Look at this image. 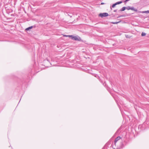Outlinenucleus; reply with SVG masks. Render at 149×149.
I'll return each mask as SVG.
<instances>
[{"mask_svg": "<svg viewBox=\"0 0 149 149\" xmlns=\"http://www.w3.org/2000/svg\"><path fill=\"white\" fill-rule=\"evenodd\" d=\"M43 63L44 66L46 67H49L51 65L49 60L47 58L44 60Z\"/></svg>", "mask_w": 149, "mask_h": 149, "instance_id": "1", "label": "nucleus"}, {"mask_svg": "<svg viewBox=\"0 0 149 149\" xmlns=\"http://www.w3.org/2000/svg\"><path fill=\"white\" fill-rule=\"evenodd\" d=\"M70 37L71 38V39L74 40H78V41H81V39L80 38H78L76 36H74L73 35H70Z\"/></svg>", "mask_w": 149, "mask_h": 149, "instance_id": "2", "label": "nucleus"}, {"mask_svg": "<svg viewBox=\"0 0 149 149\" xmlns=\"http://www.w3.org/2000/svg\"><path fill=\"white\" fill-rule=\"evenodd\" d=\"M109 15V14L107 13H100L99 15V16L100 17L103 18V17H107Z\"/></svg>", "mask_w": 149, "mask_h": 149, "instance_id": "3", "label": "nucleus"}, {"mask_svg": "<svg viewBox=\"0 0 149 149\" xmlns=\"http://www.w3.org/2000/svg\"><path fill=\"white\" fill-rule=\"evenodd\" d=\"M120 139H121L120 137L118 136L115 139L114 141V144L115 145H116V143L117 142V141L118 140H120Z\"/></svg>", "mask_w": 149, "mask_h": 149, "instance_id": "4", "label": "nucleus"}, {"mask_svg": "<svg viewBox=\"0 0 149 149\" xmlns=\"http://www.w3.org/2000/svg\"><path fill=\"white\" fill-rule=\"evenodd\" d=\"M124 142L125 143V145H124L123 142H121L120 143V147L121 148H123L127 144V142L125 141H124Z\"/></svg>", "mask_w": 149, "mask_h": 149, "instance_id": "5", "label": "nucleus"}, {"mask_svg": "<svg viewBox=\"0 0 149 149\" xmlns=\"http://www.w3.org/2000/svg\"><path fill=\"white\" fill-rule=\"evenodd\" d=\"M33 27H35V26H29V27L27 28H26V29L25 30L26 31H29V30L31 29Z\"/></svg>", "mask_w": 149, "mask_h": 149, "instance_id": "6", "label": "nucleus"}, {"mask_svg": "<svg viewBox=\"0 0 149 149\" xmlns=\"http://www.w3.org/2000/svg\"><path fill=\"white\" fill-rule=\"evenodd\" d=\"M130 15V14L129 15H128V14H127L126 15H120L119 16H118L117 17V18H119L122 17H125L126 16H129Z\"/></svg>", "mask_w": 149, "mask_h": 149, "instance_id": "7", "label": "nucleus"}, {"mask_svg": "<svg viewBox=\"0 0 149 149\" xmlns=\"http://www.w3.org/2000/svg\"><path fill=\"white\" fill-rule=\"evenodd\" d=\"M126 8V7L124 6L122 7L120 10H118V12H121L124 11L125 9Z\"/></svg>", "mask_w": 149, "mask_h": 149, "instance_id": "8", "label": "nucleus"}, {"mask_svg": "<svg viewBox=\"0 0 149 149\" xmlns=\"http://www.w3.org/2000/svg\"><path fill=\"white\" fill-rule=\"evenodd\" d=\"M130 10H134L135 11L137 12L138 10L137 9L133 7H130Z\"/></svg>", "mask_w": 149, "mask_h": 149, "instance_id": "9", "label": "nucleus"}, {"mask_svg": "<svg viewBox=\"0 0 149 149\" xmlns=\"http://www.w3.org/2000/svg\"><path fill=\"white\" fill-rule=\"evenodd\" d=\"M121 129V128L120 127L119 128L117 131L116 132L115 134H117L118 133H119L121 131L120 130Z\"/></svg>", "mask_w": 149, "mask_h": 149, "instance_id": "10", "label": "nucleus"}, {"mask_svg": "<svg viewBox=\"0 0 149 149\" xmlns=\"http://www.w3.org/2000/svg\"><path fill=\"white\" fill-rule=\"evenodd\" d=\"M143 125H139V126L138 128H139V129L140 128V130H143Z\"/></svg>", "mask_w": 149, "mask_h": 149, "instance_id": "11", "label": "nucleus"}, {"mask_svg": "<svg viewBox=\"0 0 149 149\" xmlns=\"http://www.w3.org/2000/svg\"><path fill=\"white\" fill-rule=\"evenodd\" d=\"M116 6V4L115 3L113 4L112 6H111L110 8L111 9V10L112 9V8H114L115 6Z\"/></svg>", "mask_w": 149, "mask_h": 149, "instance_id": "12", "label": "nucleus"}, {"mask_svg": "<svg viewBox=\"0 0 149 149\" xmlns=\"http://www.w3.org/2000/svg\"><path fill=\"white\" fill-rule=\"evenodd\" d=\"M123 2V1H119L117 2H116L115 3L116 4V5H117L119 4H120L121 3Z\"/></svg>", "mask_w": 149, "mask_h": 149, "instance_id": "13", "label": "nucleus"}, {"mask_svg": "<svg viewBox=\"0 0 149 149\" xmlns=\"http://www.w3.org/2000/svg\"><path fill=\"white\" fill-rule=\"evenodd\" d=\"M121 21H120L118 22H112L111 23L113 24H117L118 23H120Z\"/></svg>", "mask_w": 149, "mask_h": 149, "instance_id": "14", "label": "nucleus"}, {"mask_svg": "<svg viewBox=\"0 0 149 149\" xmlns=\"http://www.w3.org/2000/svg\"><path fill=\"white\" fill-rule=\"evenodd\" d=\"M146 35V33H145L144 32H142L141 34V36H145Z\"/></svg>", "mask_w": 149, "mask_h": 149, "instance_id": "15", "label": "nucleus"}, {"mask_svg": "<svg viewBox=\"0 0 149 149\" xmlns=\"http://www.w3.org/2000/svg\"><path fill=\"white\" fill-rule=\"evenodd\" d=\"M137 12L138 13H144V11H139L138 10V11H137Z\"/></svg>", "mask_w": 149, "mask_h": 149, "instance_id": "16", "label": "nucleus"}, {"mask_svg": "<svg viewBox=\"0 0 149 149\" xmlns=\"http://www.w3.org/2000/svg\"><path fill=\"white\" fill-rule=\"evenodd\" d=\"M130 6H128L127 7H126V9L127 10H130Z\"/></svg>", "mask_w": 149, "mask_h": 149, "instance_id": "17", "label": "nucleus"}, {"mask_svg": "<svg viewBox=\"0 0 149 149\" xmlns=\"http://www.w3.org/2000/svg\"><path fill=\"white\" fill-rule=\"evenodd\" d=\"M70 35H64V37H70Z\"/></svg>", "mask_w": 149, "mask_h": 149, "instance_id": "18", "label": "nucleus"}, {"mask_svg": "<svg viewBox=\"0 0 149 149\" xmlns=\"http://www.w3.org/2000/svg\"><path fill=\"white\" fill-rule=\"evenodd\" d=\"M105 4V3H103V2H102L101 3H100V5H103V4Z\"/></svg>", "mask_w": 149, "mask_h": 149, "instance_id": "19", "label": "nucleus"}, {"mask_svg": "<svg viewBox=\"0 0 149 149\" xmlns=\"http://www.w3.org/2000/svg\"><path fill=\"white\" fill-rule=\"evenodd\" d=\"M117 11V9H116V10H114L113 11V12H116Z\"/></svg>", "mask_w": 149, "mask_h": 149, "instance_id": "20", "label": "nucleus"}, {"mask_svg": "<svg viewBox=\"0 0 149 149\" xmlns=\"http://www.w3.org/2000/svg\"><path fill=\"white\" fill-rule=\"evenodd\" d=\"M111 15H112V17H114L115 16V15H114L113 14H112Z\"/></svg>", "mask_w": 149, "mask_h": 149, "instance_id": "21", "label": "nucleus"}, {"mask_svg": "<svg viewBox=\"0 0 149 149\" xmlns=\"http://www.w3.org/2000/svg\"><path fill=\"white\" fill-rule=\"evenodd\" d=\"M144 13H148V10L144 11Z\"/></svg>", "mask_w": 149, "mask_h": 149, "instance_id": "22", "label": "nucleus"}, {"mask_svg": "<svg viewBox=\"0 0 149 149\" xmlns=\"http://www.w3.org/2000/svg\"><path fill=\"white\" fill-rule=\"evenodd\" d=\"M111 146H112V148H113L114 149H115V148H114V147H113V146H112V145H111Z\"/></svg>", "mask_w": 149, "mask_h": 149, "instance_id": "23", "label": "nucleus"}, {"mask_svg": "<svg viewBox=\"0 0 149 149\" xmlns=\"http://www.w3.org/2000/svg\"><path fill=\"white\" fill-rule=\"evenodd\" d=\"M128 35H126V38H128Z\"/></svg>", "mask_w": 149, "mask_h": 149, "instance_id": "24", "label": "nucleus"}, {"mask_svg": "<svg viewBox=\"0 0 149 149\" xmlns=\"http://www.w3.org/2000/svg\"><path fill=\"white\" fill-rule=\"evenodd\" d=\"M103 85H105L106 84L105 83V82H104V84H103Z\"/></svg>", "mask_w": 149, "mask_h": 149, "instance_id": "25", "label": "nucleus"}, {"mask_svg": "<svg viewBox=\"0 0 149 149\" xmlns=\"http://www.w3.org/2000/svg\"><path fill=\"white\" fill-rule=\"evenodd\" d=\"M148 13H149V10H148Z\"/></svg>", "mask_w": 149, "mask_h": 149, "instance_id": "26", "label": "nucleus"}, {"mask_svg": "<svg viewBox=\"0 0 149 149\" xmlns=\"http://www.w3.org/2000/svg\"><path fill=\"white\" fill-rule=\"evenodd\" d=\"M69 15V16H70V17H71L72 16H70V15Z\"/></svg>", "mask_w": 149, "mask_h": 149, "instance_id": "27", "label": "nucleus"}]
</instances>
